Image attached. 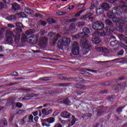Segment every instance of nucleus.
Wrapping results in <instances>:
<instances>
[{"label": "nucleus", "mask_w": 127, "mask_h": 127, "mask_svg": "<svg viewBox=\"0 0 127 127\" xmlns=\"http://www.w3.org/2000/svg\"><path fill=\"white\" fill-rule=\"evenodd\" d=\"M80 45L83 49V54H87L90 49L92 48V46L89 44V42L88 41V37H83L81 38Z\"/></svg>", "instance_id": "1"}, {"label": "nucleus", "mask_w": 127, "mask_h": 127, "mask_svg": "<svg viewBox=\"0 0 127 127\" xmlns=\"http://www.w3.org/2000/svg\"><path fill=\"white\" fill-rule=\"evenodd\" d=\"M16 26L17 28H16L14 30V33H15V40H19L20 37V33L22 32V29L24 28V26L23 25L22 23L20 22L16 23Z\"/></svg>", "instance_id": "2"}, {"label": "nucleus", "mask_w": 127, "mask_h": 127, "mask_svg": "<svg viewBox=\"0 0 127 127\" xmlns=\"http://www.w3.org/2000/svg\"><path fill=\"white\" fill-rule=\"evenodd\" d=\"M105 35H107V34L104 31H95L93 35V38L92 39L93 43L94 44L100 43V40L98 38V36H105Z\"/></svg>", "instance_id": "3"}, {"label": "nucleus", "mask_w": 127, "mask_h": 127, "mask_svg": "<svg viewBox=\"0 0 127 127\" xmlns=\"http://www.w3.org/2000/svg\"><path fill=\"white\" fill-rule=\"evenodd\" d=\"M70 40L69 38H67V37H64L61 40L59 41L58 42V47L59 49H63L64 46H67L70 44Z\"/></svg>", "instance_id": "4"}, {"label": "nucleus", "mask_w": 127, "mask_h": 127, "mask_svg": "<svg viewBox=\"0 0 127 127\" xmlns=\"http://www.w3.org/2000/svg\"><path fill=\"white\" fill-rule=\"evenodd\" d=\"M105 24L106 25L110 27V29H108L106 31V33H105L106 35L109 36L114 32V29H115V27H114V24L113 23V22H112L110 19H107L105 21Z\"/></svg>", "instance_id": "5"}, {"label": "nucleus", "mask_w": 127, "mask_h": 127, "mask_svg": "<svg viewBox=\"0 0 127 127\" xmlns=\"http://www.w3.org/2000/svg\"><path fill=\"white\" fill-rule=\"evenodd\" d=\"M6 38L5 42L6 43H10V44H11V43L13 42V40L12 39V38L14 36V34H13V33L11 31L7 30L6 32Z\"/></svg>", "instance_id": "6"}, {"label": "nucleus", "mask_w": 127, "mask_h": 127, "mask_svg": "<svg viewBox=\"0 0 127 127\" xmlns=\"http://www.w3.org/2000/svg\"><path fill=\"white\" fill-rule=\"evenodd\" d=\"M71 51L73 55H78L80 53V48L79 47V45H78V43L77 42H73L71 48Z\"/></svg>", "instance_id": "7"}, {"label": "nucleus", "mask_w": 127, "mask_h": 127, "mask_svg": "<svg viewBox=\"0 0 127 127\" xmlns=\"http://www.w3.org/2000/svg\"><path fill=\"white\" fill-rule=\"evenodd\" d=\"M43 126L46 127H50V124H52L55 122V119L53 117H50L45 119H42L41 120Z\"/></svg>", "instance_id": "8"}, {"label": "nucleus", "mask_w": 127, "mask_h": 127, "mask_svg": "<svg viewBox=\"0 0 127 127\" xmlns=\"http://www.w3.org/2000/svg\"><path fill=\"white\" fill-rule=\"evenodd\" d=\"M113 22H117V25H118L117 28V30L120 31V32H124V29L123 27H124V23L120 21V19H118L117 17H113L112 19Z\"/></svg>", "instance_id": "9"}, {"label": "nucleus", "mask_w": 127, "mask_h": 127, "mask_svg": "<svg viewBox=\"0 0 127 127\" xmlns=\"http://www.w3.org/2000/svg\"><path fill=\"white\" fill-rule=\"evenodd\" d=\"M104 27V24L101 21H97L92 25V28L95 30H102Z\"/></svg>", "instance_id": "10"}, {"label": "nucleus", "mask_w": 127, "mask_h": 127, "mask_svg": "<svg viewBox=\"0 0 127 127\" xmlns=\"http://www.w3.org/2000/svg\"><path fill=\"white\" fill-rule=\"evenodd\" d=\"M48 43V38L47 37H42L40 39L39 41V45L40 47H43V48H45L47 46Z\"/></svg>", "instance_id": "11"}, {"label": "nucleus", "mask_w": 127, "mask_h": 127, "mask_svg": "<svg viewBox=\"0 0 127 127\" xmlns=\"http://www.w3.org/2000/svg\"><path fill=\"white\" fill-rule=\"evenodd\" d=\"M49 37H51V38H54V40L53 41V44H56L57 40H58L59 38H61V36H60V35L58 34H54L53 32L49 33Z\"/></svg>", "instance_id": "12"}, {"label": "nucleus", "mask_w": 127, "mask_h": 127, "mask_svg": "<svg viewBox=\"0 0 127 127\" xmlns=\"http://www.w3.org/2000/svg\"><path fill=\"white\" fill-rule=\"evenodd\" d=\"M119 61V63H122V64H127V58H121L119 59H114L112 61H108L105 62H101V63H110V62H113L114 61Z\"/></svg>", "instance_id": "13"}, {"label": "nucleus", "mask_w": 127, "mask_h": 127, "mask_svg": "<svg viewBox=\"0 0 127 127\" xmlns=\"http://www.w3.org/2000/svg\"><path fill=\"white\" fill-rule=\"evenodd\" d=\"M96 50L105 54H110V50L106 47H97L96 48Z\"/></svg>", "instance_id": "14"}, {"label": "nucleus", "mask_w": 127, "mask_h": 127, "mask_svg": "<svg viewBox=\"0 0 127 127\" xmlns=\"http://www.w3.org/2000/svg\"><path fill=\"white\" fill-rule=\"evenodd\" d=\"M71 116H72V114L67 111H64L61 114V117L64 119H70V118H71Z\"/></svg>", "instance_id": "15"}, {"label": "nucleus", "mask_w": 127, "mask_h": 127, "mask_svg": "<svg viewBox=\"0 0 127 127\" xmlns=\"http://www.w3.org/2000/svg\"><path fill=\"white\" fill-rule=\"evenodd\" d=\"M83 38V37H89V35H84V33H80L79 34H77L73 36V38L75 39H79V38Z\"/></svg>", "instance_id": "16"}, {"label": "nucleus", "mask_w": 127, "mask_h": 127, "mask_svg": "<svg viewBox=\"0 0 127 127\" xmlns=\"http://www.w3.org/2000/svg\"><path fill=\"white\" fill-rule=\"evenodd\" d=\"M58 78L61 80H68L71 79V76H70V75L59 74Z\"/></svg>", "instance_id": "17"}, {"label": "nucleus", "mask_w": 127, "mask_h": 127, "mask_svg": "<svg viewBox=\"0 0 127 127\" xmlns=\"http://www.w3.org/2000/svg\"><path fill=\"white\" fill-rule=\"evenodd\" d=\"M19 9H20V7L18 4L16 3L12 4V10L13 11H16V10H19Z\"/></svg>", "instance_id": "18"}, {"label": "nucleus", "mask_w": 127, "mask_h": 127, "mask_svg": "<svg viewBox=\"0 0 127 127\" xmlns=\"http://www.w3.org/2000/svg\"><path fill=\"white\" fill-rule=\"evenodd\" d=\"M6 19L9 21H15L16 20V15H11L8 16Z\"/></svg>", "instance_id": "19"}, {"label": "nucleus", "mask_w": 127, "mask_h": 127, "mask_svg": "<svg viewBox=\"0 0 127 127\" xmlns=\"http://www.w3.org/2000/svg\"><path fill=\"white\" fill-rule=\"evenodd\" d=\"M101 7L102 9L104 10H109V9L110 8L111 6H110V4L108 3H104L101 5Z\"/></svg>", "instance_id": "20"}, {"label": "nucleus", "mask_w": 127, "mask_h": 127, "mask_svg": "<svg viewBox=\"0 0 127 127\" xmlns=\"http://www.w3.org/2000/svg\"><path fill=\"white\" fill-rule=\"evenodd\" d=\"M53 112V110L50 109L48 111H46L45 109H43L42 110V113L45 116H48V115H50L51 113Z\"/></svg>", "instance_id": "21"}, {"label": "nucleus", "mask_w": 127, "mask_h": 127, "mask_svg": "<svg viewBox=\"0 0 127 127\" xmlns=\"http://www.w3.org/2000/svg\"><path fill=\"white\" fill-rule=\"evenodd\" d=\"M74 87L76 89H84V90H86V89H87L86 86L80 84H76Z\"/></svg>", "instance_id": "22"}, {"label": "nucleus", "mask_w": 127, "mask_h": 127, "mask_svg": "<svg viewBox=\"0 0 127 127\" xmlns=\"http://www.w3.org/2000/svg\"><path fill=\"white\" fill-rule=\"evenodd\" d=\"M125 84L124 83H120L117 85L116 86L114 87L115 90H121L123 89V88H125L124 86Z\"/></svg>", "instance_id": "23"}, {"label": "nucleus", "mask_w": 127, "mask_h": 127, "mask_svg": "<svg viewBox=\"0 0 127 127\" xmlns=\"http://www.w3.org/2000/svg\"><path fill=\"white\" fill-rule=\"evenodd\" d=\"M14 102H15V98L14 97H10L7 100V103L9 105H13V104H14Z\"/></svg>", "instance_id": "24"}, {"label": "nucleus", "mask_w": 127, "mask_h": 127, "mask_svg": "<svg viewBox=\"0 0 127 127\" xmlns=\"http://www.w3.org/2000/svg\"><path fill=\"white\" fill-rule=\"evenodd\" d=\"M95 112H97V116H101V115H103V114H104V112L105 111H104L103 108H100L98 109H96L95 110Z\"/></svg>", "instance_id": "25"}, {"label": "nucleus", "mask_w": 127, "mask_h": 127, "mask_svg": "<svg viewBox=\"0 0 127 127\" xmlns=\"http://www.w3.org/2000/svg\"><path fill=\"white\" fill-rule=\"evenodd\" d=\"M82 30L83 32H82L81 33H83L84 35H88V34L90 33V29L88 27H85L83 28Z\"/></svg>", "instance_id": "26"}, {"label": "nucleus", "mask_w": 127, "mask_h": 127, "mask_svg": "<svg viewBox=\"0 0 127 127\" xmlns=\"http://www.w3.org/2000/svg\"><path fill=\"white\" fill-rule=\"evenodd\" d=\"M64 104L67 106H70L71 104V101L69 100V98L66 97L65 98H64Z\"/></svg>", "instance_id": "27"}, {"label": "nucleus", "mask_w": 127, "mask_h": 127, "mask_svg": "<svg viewBox=\"0 0 127 127\" xmlns=\"http://www.w3.org/2000/svg\"><path fill=\"white\" fill-rule=\"evenodd\" d=\"M76 25L77 27H79V28H83L84 27V26L85 25V22H83V21L78 22L76 23Z\"/></svg>", "instance_id": "28"}, {"label": "nucleus", "mask_w": 127, "mask_h": 127, "mask_svg": "<svg viewBox=\"0 0 127 127\" xmlns=\"http://www.w3.org/2000/svg\"><path fill=\"white\" fill-rule=\"evenodd\" d=\"M93 15V13L89 12L87 14H86V17L88 18L89 20L90 21H93L94 20V17H92Z\"/></svg>", "instance_id": "29"}, {"label": "nucleus", "mask_w": 127, "mask_h": 127, "mask_svg": "<svg viewBox=\"0 0 127 127\" xmlns=\"http://www.w3.org/2000/svg\"><path fill=\"white\" fill-rule=\"evenodd\" d=\"M72 121H71V125H70V124H68V126H69V127H71L72 126H74V125H75V123H76V122H77V121H78V119H77L76 118H75V116L72 115Z\"/></svg>", "instance_id": "30"}, {"label": "nucleus", "mask_w": 127, "mask_h": 127, "mask_svg": "<svg viewBox=\"0 0 127 127\" xmlns=\"http://www.w3.org/2000/svg\"><path fill=\"white\" fill-rule=\"evenodd\" d=\"M47 21L50 24H52V23H55L56 22V20L52 18H49L47 19Z\"/></svg>", "instance_id": "31"}, {"label": "nucleus", "mask_w": 127, "mask_h": 127, "mask_svg": "<svg viewBox=\"0 0 127 127\" xmlns=\"http://www.w3.org/2000/svg\"><path fill=\"white\" fill-rule=\"evenodd\" d=\"M96 13L97 14H98L99 15H100V14H102V13H104V10L102 9V8H98L96 9Z\"/></svg>", "instance_id": "32"}, {"label": "nucleus", "mask_w": 127, "mask_h": 127, "mask_svg": "<svg viewBox=\"0 0 127 127\" xmlns=\"http://www.w3.org/2000/svg\"><path fill=\"white\" fill-rule=\"evenodd\" d=\"M118 43H119V42H118L117 40L112 41L110 43V46L114 47L115 46H117V45H118Z\"/></svg>", "instance_id": "33"}, {"label": "nucleus", "mask_w": 127, "mask_h": 127, "mask_svg": "<svg viewBox=\"0 0 127 127\" xmlns=\"http://www.w3.org/2000/svg\"><path fill=\"white\" fill-rule=\"evenodd\" d=\"M25 12H26V13H27V14L31 15V14H32L33 11L29 7H26L25 8Z\"/></svg>", "instance_id": "34"}, {"label": "nucleus", "mask_w": 127, "mask_h": 127, "mask_svg": "<svg viewBox=\"0 0 127 127\" xmlns=\"http://www.w3.org/2000/svg\"><path fill=\"white\" fill-rule=\"evenodd\" d=\"M30 98H31V94H26L25 97L22 98L23 101H25L27 100H30Z\"/></svg>", "instance_id": "35"}, {"label": "nucleus", "mask_w": 127, "mask_h": 127, "mask_svg": "<svg viewBox=\"0 0 127 127\" xmlns=\"http://www.w3.org/2000/svg\"><path fill=\"white\" fill-rule=\"evenodd\" d=\"M120 21H121V22H122V23H123V26H124V23L125 22H127V17H121L120 18Z\"/></svg>", "instance_id": "36"}, {"label": "nucleus", "mask_w": 127, "mask_h": 127, "mask_svg": "<svg viewBox=\"0 0 127 127\" xmlns=\"http://www.w3.org/2000/svg\"><path fill=\"white\" fill-rule=\"evenodd\" d=\"M81 74L84 77H92V74L87 71H83Z\"/></svg>", "instance_id": "37"}, {"label": "nucleus", "mask_w": 127, "mask_h": 127, "mask_svg": "<svg viewBox=\"0 0 127 127\" xmlns=\"http://www.w3.org/2000/svg\"><path fill=\"white\" fill-rule=\"evenodd\" d=\"M59 86L60 87H68V86H70V83H62L59 84Z\"/></svg>", "instance_id": "38"}, {"label": "nucleus", "mask_w": 127, "mask_h": 127, "mask_svg": "<svg viewBox=\"0 0 127 127\" xmlns=\"http://www.w3.org/2000/svg\"><path fill=\"white\" fill-rule=\"evenodd\" d=\"M32 33H34V30L33 29L28 30L25 32L26 35H30V34H32Z\"/></svg>", "instance_id": "39"}, {"label": "nucleus", "mask_w": 127, "mask_h": 127, "mask_svg": "<svg viewBox=\"0 0 127 127\" xmlns=\"http://www.w3.org/2000/svg\"><path fill=\"white\" fill-rule=\"evenodd\" d=\"M124 108H125V107H118L116 109L117 113H118V114H121V113H122L123 112V109H124Z\"/></svg>", "instance_id": "40"}, {"label": "nucleus", "mask_w": 127, "mask_h": 127, "mask_svg": "<svg viewBox=\"0 0 127 127\" xmlns=\"http://www.w3.org/2000/svg\"><path fill=\"white\" fill-rule=\"evenodd\" d=\"M124 50H121L117 53V55L118 56H122L124 55Z\"/></svg>", "instance_id": "41"}, {"label": "nucleus", "mask_w": 127, "mask_h": 127, "mask_svg": "<svg viewBox=\"0 0 127 127\" xmlns=\"http://www.w3.org/2000/svg\"><path fill=\"white\" fill-rule=\"evenodd\" d=\"M75 26L74 23H71L69 26V29H70V30H73L75 29Z\"/></svg>", "instance_id": "42"}, {"label": "nucleus", "mask_w": 127, "mask_h": 127, "mask_svg": "<svg viewBox=\"0 0 127 127\" xmlns=\"http://www.w3.org/2000/svg\"><path fill=\"white\" fill-rule=\"evenodd\" d=\"M27 37H26V35L25 34H23L22 37L21 38L22 42H25V41H26Z\"/></svg>", "instance_id": "43"}, {"label": "nucleus", "mask_w": 127, "mask_h": 127, "mask_svg": "<svg viewBox=\"0 0 127 127\" xmlns=\"http://www.w3.org/2000/svg\"><path fill=\"white\" fill-rule=\"evenodd\" d=\"M38 24H40V25H43V26H45V25H46V22L44 21H39L38 22Z\"/></svg>", "instance_id": "44"}, {"label": "nucleus", "mask_w": 127, "mask_h": 127, "mask_svg": "<svg viewBox=\"0 0 127 127\" xmlns=\"http://www.w3.org/2000/svg\"><path fill=\"white\" fill-rule=\"evenodd\" d=\"M127 37L125 36L124 35H122L120 34L119 35V38L121 40H124V41L126 40V38H127Z\"/></svg>", "instance_id": "45"}, {"label": "nucleus", "mask_w": 127, "mask_h": 127, "mask_svg": "<svg viewBox=\"0 0 127 127\" xmlns=\"http://www.w3.org/2000/svg\"><path fill=\"white\" fill-rule=\"evenodd\" d=\"M0 124V125L3 124L4 125V126H7V121H6V120L5 119H4V120H1Z\"/></svg>", "instance_id": "46"}, {"label": "nucleus", "mask_w": 127, "mask_h": 127, "mask_svg": "<svg viewBox=\"0 0 127 127\" xmlns=\"http://www.w3.org/2000/svg\"><path fill=\"white\" fill-rule=\"evenodd\" d=\"M57 14H58V15H64V14H66V12L60 11L59 12H57Z\"/></svg>", "instance_id": "47"}, {"label": "nucleus", "mask_w": 127, "mask_h": 127, "mask_svg": "<svg viewBox=\"0 0 127 127\" xmlns=\"http://www.w3.org/2000/svg\"><path fill=\"white\" fill-rule=\"evenodd\" d=\"M35 17H39L40 18H43V15L40 14V13H36L35 14Z\"/></svg>", "instance_id": "48"}, {"label": "nucleus", "mask_w": 127, "mask_h": 127, "mask_svg": "<svg viewBox=\"0 0 127 127\" xmlns=\"http://www.w3.org/2000/svg\"><path fill=\"white\" fill-rule=\"evenodd\" d=\"M85 5H86V2L83 4H79V5H77L76 6V8H82L83 6H85Z\"/></svg>", "instance_id": "49"}, {"label": "nucleus", "mask_w": 127, "mask_h": 127, "mask_svg": "<svg viewBox=\"0 0 127 127\" xmlns=\"http://www.w3.org/2000/svg\"><path fill=\"white\" fill-rule=\"evenodd\" d=\"M33 38L34 44H36V43H37V42H38V39L37 38V37L34 36L33 37Z\"/></svg>", "instance_id": "50"}, {"label": "nucleus", "mask_w": 127, "mask_h": 127, "mask_svg": "<svg viewBox=\"0 0 127 127\" xmlns=\"http://www.w3.org/2000/svg\"><path fill=\"white\" fill-rule=\"evenodd\" d=\"M107 16L108 18H113L114 14H112V12H110L108 13Z\"/></svg>", "instance_id": "51"}, {"label": "nucleus", "mask_w": 127, "mask_h": 127, "mask_svg": "<svg viewBox=\"0 0 127 127\" xmlns=\"http://www.w3.org/2000/svg\"><path fill=\"white\" fill-rule=\"evenodd\" d=\"M120 46H121V47H122L123 48H124V49H125V50H127V46L125 45V44L121 43L120 44Z\"/></svg>", "instance_id": "52"}, {"label": "nucleus", "mask_w": 127, "mask_h": 127, "mask_svg": "<svg viewBox=\"0 0 127 127\" xmlns=\"http://www.w3.org/2000/svg\"><path fill=\"white\" fill-rule=\"evenodd\" d=\"M22 106H23V104H22V103H20L19 102L17 103L16 104V106L17 108H22Z\"/></svg>", "instance_id": "53"}, {"label": "nucleus", "mask_w": 127, "mask_h": 127, "mask_svg": "<svg viewBox=\"0 0 127 127\" xmlns=\"http://www.w3.org/2000/svg\"><path fill=\"white\" fill-rule=\"evenodd\" d=\"M29 43H31V44H34V42H33V37H29Z\"/></svg>", "instance_id": "54"}, {"label": "nucleus", "mask_w": 127, "mask_h": 127, "mask_svg": "<svg viewBox=\"0 0 127 127\" xmlns=\"http://www.w3.org/2000/svg\"><path fill=\"white\" fill-rule=\"evenodd\" d=\"M83 11H85V10H82L79 11L78 12L75 14V16H80V15L81 14V13L83 12Z\"/></svg>", "instance_id": "55"}, {"label": "nucleus", "mask_w": 127, "mask_h": 127, "mask_svg": "<svg viewBox=\"0 0 127 127\" xmlns=\"http://www.w3.org/2000/svg\"><path fill=\"white\" fill-rule=\"evenodd\" d=\"M40 80H42V81H47V80H49V77H45L41 78H40Z\"/></svg>", "instance_id": "56"}, {"label": "nucleus", "mask_w": 127, "mask_h": 127, "mask_svg": "<svg viewBox=\"0 0 127 127\" xmlns=\"http://www.w3.org/2000/svg\"><path fill=\"white\" fill-rule=\"evenodd\" d=\"M4 3L5 4H8L10 2V0H2Z\"/></svg>", "instance_id": "57"}, {"label": "nucleus", "mask_w": 127, "mask_h": 127, "mask_svg": "<svg viewBox=\"0 0 127 127\" xmlns=\"http://www.w3.org/2000/svg\"><path fill=\"white\" fill-rule=\"evenodd\" d=\"M114 10H115L116 11H119L120 9H119V7H115L112 8V11H114Z\"/></svg>", "instance_id": "58"}, {"label": "nucleus", "mask_w": 127, "mask_h": 127, "mask_svg": "<svg viewBox=\"0 0 127 127\" xmlns=\"http://www.w3.org/2000/svg\"><path fill=\"white\" fill-rule=\"evenodd\" d=\"M47 94H49L50 95H52L53 94H55V91H52V90H50L48 91Z\"/></svg>", "instance_id": "59"}, {"label": "nucleus", "mask_w": 127, "mask_h": 127, "mask_svg": "<svg viewBox=\"0 0 127 127\" xmlns=\"http://www.w3.org/2000/svg\"><path fill=\"white\" fill-rule=\"evenodd\" d=\"M7 26L8 27H10V28H14V27H15V26H14V25L11 24H8Z\"/></svg>", "instance_id": "60"}, {"label": "nucleus", "mask_w": 127, "mask_h": 127, "mask_svg": "<svg viewBox=\"0 0 127 127\" xmlns=\"http://www.w3.org/2000/svg\"><path fill=\"white\" fill-rule=\"evenodd\" d=\"M11 75L12 76H18V73L17 72H13L12 73H11Z\"/></svg>", "instance_id": "61"}, {"label": "nucleus", "mask_w": 127, "mask_h": 127, "mask_svg": "<svg viewBox=\"0 0 127 127\" xmlns=\"http://www.w3.org/2000/svg\"><path fill=\"white\" fill-rule=\"evenodd\" d=\"M59 114V112H58V111H56L53 113V117H55L56 116H58Z\"/></svg>", "instance_id": "62"}, {"label": "nucleus", "mask_w": 127, "mask_h": 127, "mask_svg": "<svg viewBox=\"0 0 127 127\" xmlns=\"http://www.w3.org/2000/svg\"><path fill=\"white\" fill-rule=\"evenodd\" d=\"M64 98L60 99L57 100L58 103H64Z\"/></svg>", "instance_id": "63"}, {"label": "nucleus", "mask_w": 127, "mask_h": 127, "mask_svg": "<svg viewBox=\"0 0 127 127\" xmlns=\"http://www.w3.org/2000/svg\"><path fill=\"white\" fill-rule=\"evenodd\" d=\"M54 127H62V125L61 124H56L55 126Z\"/></svg>", "instance_id": "64"}]
</instances>
